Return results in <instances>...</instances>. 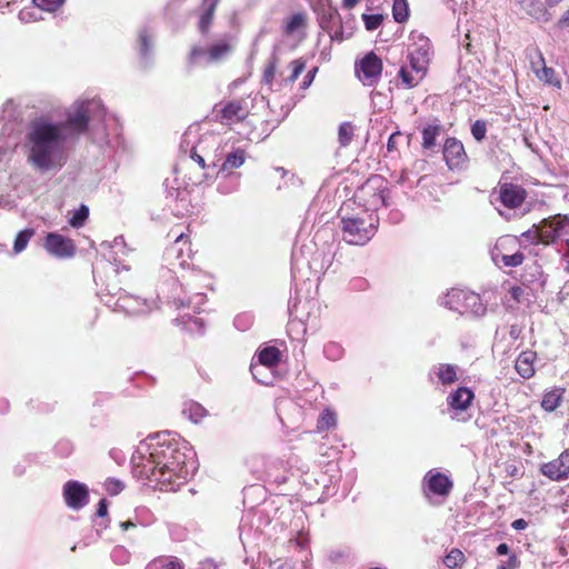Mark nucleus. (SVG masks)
<instances>
[{"label": "nucleus", "instance_id": "bb28decb", "mask_svg": "<svg viewBox=\"0 0 569 569\" xmlns=\"http://www.w3.org/2000/svg\"><path fill=\"white\" fill-rule=\"evenodd\" d=\"M146 569H184V567L177 557L160 556L151 560Z\"/></svg>", "mask_w": 569, "mask_h": 569}, {"label": "nucleus", "instance_id": "4468645a", "mask_svg": "<svg viewBox=\"0 0 569 569\" xmlns=\"http://www.w3.org/2000/svg\"><path fill=\"white\" fill-rule=\"evenodd\" d=\"M63 498L68 507L79 510L88 503L89 491L86 485L69 480L63 486Z\"/></svg>", "mask_w": 569, "mask_h": 569}, {"label": "nucleus", "instance_id": "39448f33", "mask_svg": "<svg viewBox=\"0 0 569 569\" xmlns=\"http://www.w3.org/2000/svg\"><path fill=\"white\" fill-rule=\"evenodd\" d=\"M446 305L461 316L479 317L486 312L480 296L465 289H451L447 295Z\"/></svg>", "mask_w": 569, "mask_h": 569}, {"label": "nucleus", "instance_id": "09e8293b", "mask_svg": "<svg viewBox=\"0 0 569 569\" xmlns=\"http://www.w3.org/2000/svg\"><path fill=\"white\" fill-rule=\"evenodd\" d=\"M104 488H106L108 493L114 496V495H118L123 489V485L119 480L108 479L104 482Z\"/></svg>", "mask_w": 569, "mask_h": 569}, {"label": "nucleus", "instance_id": "bf43d9fd", "mask_svg": "<svg viewBox=\"0 0 569 569\" xmlns=\"http://www.w3.org/2000/svg\"><path fill=\"white\" fill-rule=\"evenodd\" d=\"M558 28L565 29L569 27V10H567L557 22Z\"/></svg>", "mask_w": 569, "mask_h": 569}, {"label": "nucleus", "instance_id": "49530a36", "mask_svg": "<svg viewBox=\"0 0 569 569\" xmlns=\"http://www.w3.org/2000/svg\"><path fill=\"white\" fill-rule=\"evenodd\" d=\"M521 238H523L530 244H539L541 243L539 226L533 224L531 229L521 233Z\"/></svg>", "mask_w": 569, "mask_h": 569}, {"label": "nucleus", "instance_id": "f8f14e48", "mask_svg": "<svg viewBox=\"0 0 569 569\" xmlns=\"http://www.w3.org/2000/svg\"><path fill=\"white\" fill-rule=\"evenodd\" d=\"M43 248L48 253L58 259L72 258L77 252V246L71 238L58 232H49L44 237Z\"/></svg>", "mask_w": 569, "mask_h": 569}, {"label": "nucleus", "instance_id": "9b49d317", "mask_svg": "<svg viewBox=\"0 0 569 569\" xmlns=\"http://www.w3.org/2000/svg\"><path fill=\"white\" fill-rule=\"evenodd\" d=\"M452 489V480L443 472L430 470L423 478V493L428 499H430L431 496L446 499Z\"/></svg>", "mask_w": 569, "mask_h": 569}, {"label": "nucleus", "instance_id": "f03ea898", "mask_svg": "<svg viewBox=\"0 0 569 569\" xmlns=\"http://www.w3.org/2000/svg\"><path fill=\"white\" fill-rule=\"evenodd\" d=\"M153 457L162 476L161 491H176L188 480L192 462L178 443H157L153 446Z\"/></svg>", "mask_w": 569, "mask_h": 569}, {"label": "nucleus", "instance_id": "0e129e2a", "mask_svg": "<svg viewBox=\"0 0 569 569\" xmlns=\"http://www.w3.org/2000/svg\"><path fill=\"white\" fill-rule=\"evenodd\" d=\"M140 42H141V46H142V49L144 52L148 51V47H149V39H148V36L146 34H141L140 36Z\"/></svg>", "mask_w": 569, "mask_h": 569}, {"label": "nucleus", "instance_id": "052dcab7", "mask_svg": "<svg viewBox=\"0 0 569 569\" xmlns=\"http://www.w3.org/2000/svg\"><path fill=\"white\" fill-rule=\"evenodd\" d=\"M511 527L515 530H525L528 527V522L522 518L516 519L515 521H512Z\"/></svg>", "mask_w": 569, "mask_h": 569}, {"label": "nucleus", "instance_id": "2f4dec72", "mask_svg": "<svg viewBox=\"0 0 569 569\" xmlns=\"http://www.w3.org/2000/svg\"><path fill=\"white\" fill-rule=\"evenodd\" d=\"M355 131H356V126L350 121L342 122L339 126L338 141H339L340 147L345 148L351 143V141L353 140V137H355Z\"/></svg>", "mask_w": 569, "mask_h": 569}, {"label": "nucleus", "instance_id": "c85d7f7f", "mask_svg": "<svg viewBox=\"0 0 569 569\" xmlns=\"http://www.w3.org/2000/svg\"><path fill=\"white\" fill-rule=\"evenodd\" d=\"M182 413L192 422L199 423L208 416V410L198 402H189Z\"/></svg>", "mask_w": 569, "mask_h": 569}, {"label": "nucleus", "instance_id": "603ef678", "mask_svg": "<svg viewBox=\"0 0 569 569\" xmlns=\"http://www.w3.org/2000/svg\"><path fill=\"white\" fill-rule=\"evenodd\" d=\"M203 56H207V49L200 46H193L189 52V60L191 62H196Z\"/></svg>", "mask_w": 569, "mask_h": 569}, {"label": "nucleus", "instance_id": "3c124183", "mask_svg": "<svg viewBox=\"0 0 569 569\" xmlns=\"http://www.w3.org/2000/svg\"><path fill=\"white\" fill-rule=\"evenodd\" d=\"M319 71V68L318 67H313L312 69H310L307 74L305 76L302 82H301V89L306 90L308 89L311 83L313 82L315 78H316V74L318 73Z\"/></svg>", "mask_w": 569, "mask_h": 569}, {"label": "nucleus", "instance_id": "9d476101", "mask_svg": "<svg viewBox=\"0 0 569 569\" xmlns=\"http://www.w3.org/2000/svg\"><path fill=\"white\" fill-rule=\"evenodd\" d=\"M355 69L363 84L373 86L382 73L383 63L373 51H370L356 62Z\"/></svg>", "mask_w": 569, "mask_h": 569}, {"label": "nucleus", "instance_id": "c9c22d12", "mask_svg": "<svg viewBox=\"0 0 569 569\" xmlns=\"http://www.w3.org/2000/svg\"><path fill=\"white\" fill-rule=\"evenodd\" d=\"M527 13L538 21L548 22L551 20L550 12L541 2L530 3L527 9Z\"/></svg>", "mask_w": 569, "mask_h": 569}, {"label": "nucleus", "instance_id": "5fc2aeb1", "mask_svg": "<svg viewBox=\"0 0 569 569\" xmlns=\"http://www.w3.org/2000/svg\"><path fill=\"white\" fill-rule=\"evenodd\" d=\"M191 160L201 169L204 170L206 168V161L202 158V156L198 154L194 149L191 151L190 156Z\"/></svg>", "mask_w": 569, "mask_h": 569}, {"label": "nucleus", "instance_id": "f257e3e1", "mask_svg": "<svg viewBox=\"0 0 569 569\" xmlns=\"http://www.w3.org/2000/svg\"><path fill=\"white\" fill-rule=\"evenodd\" d=\"M30 147L28 161L41 171L64 164L63 144L67 134L60 132V127L52 122L33 121L27 133Z\"/></svg>", "mask_w": 569, "mask_h": 569}, {"label": "nucleus", "instance_id": "e2e57ef3", "mask_svg": "<svg viewBox=\"0 0 569 569\" xmlns=\"http://www.w3.org/2000/svg\"><path fill=\"white\" fill-rule=\"evenodd\" d=\"M136 527H137V525L134 522H132L131 520H127V521L120 522V528L123 531H127L128 529H132V528H136Z\"/></svg>", "mask_w": 569, "mask_h": 569}, {"label": "nucleus", "instance_id": "c756f323", "mask_svg": "<svg viewBox=\"0 0 569 569\" xmlns=\"http://www.w3.org/2000/svg\"><path fill=\"white\" fill-rule=\"evenodd\" d=\"M337 426V415L333 410L326 408L317 421V431H328Z\"/></svg>", "mask_w": 569, "mask_h": 569}, {"label": "nucleus", "instance_id": "dca6fc26", "mask_svg": "<svg viewBox=\"0 0 569 569\" xmlns=\"http://www.w3.org/2000/svg\"><path fill=\"white\" fill-rule=\"evenodd\" d=\"M443 158L449 169H459L466 164L468 156L461 141L447 138L443 146Z\"/></svg>", "mask_w": 569, "mask_h": 569}, {"label": "nucleus", "instance_id": "cd10ccee", "mask_svg": "<svg viewBox=\"0 0 569 569\" xmlns=\"http://www.w3.org/2000/svg\"><path fill=\"white\" fill-rule=\"evenodd\" d=\"M246 161V151L237 148L230 152L221 166L222 171L233 170L240 168Z\"/></svg>", "mask_w": 569, "mask_h": 569}, {"label": "nucleus", "instance_id": "5701e85b", "mask_svg": "<svg viewBox=\"0 0 569 569\" xmlns=\"http://www.w3.org/2000/svg\"><path fill=\"white\" fill-rule=\"evenodd\" d=\"M428 61L429 59L427 51L418 49L410 54V63L408 67L415 72V74H420V79L422 80L427 72Z\"/></svg>", "mask_w": 569, "mask_h": 569}, {"label": "nucleus", "instance_id": "6e6d98bb", "mask_svg": "<svg viewBox=\"0 0 569 569\" xmlns=\"http://www.w3.org/2000/svg\"><path fill=\"white\" fill-rule=\"evenodd\" d=\"M207 174L204 172H200L194 177H189V183L192 186H199L206 181Z\"/></svg>", "mask_w": 569, "mask_h": 569}, {"label": "nucleus", "instance_id": "69168bd1", "mask_svg": "<svg viewBox=\"0 0 569 569\" xmlns=\"http://www.w3.org/2000/svg\"><path fill=\"white\" fill-rule=\"evenodd\" d=\"M176 244L178 243H189V238L187 236H184L183 233H180L177 238H176V241H174Z\"/></svg>", "mask_w": 569, "mask_h": 569}, {"label": "nucleus", "instance_id": "473e14b6", "mask_svg": "<svg viewBox=\"0 0 569 569\" xmlns=\"http://www.w3.org/2000/svg\"><path fill=\"white\" fill-rule=\"evenodd\" d=\"M466 561L467 558L465 553L458 548H452L443 558V565L448 569L461 567Z\"/></svg>", "mask_w": 569, "mask_h": 569}, {"label": "nucleus", "instance_id": "58836bf2", "mask_svg": "<svg viewBox=\"0 0 569 569\" xmlns=\"http://www.w3.org/2000/svg\"><path fill=\"white\" fill-rule=\"evenodd\" d=\"M89 217V208L86 204H81L80 208L74 211L72 217L69 219V223L73 228H81Z\"/></svg>", "mask_w": 569, "mask_h": 569}, {"label": "nucleus", "instance_id": "b1692460", "mask_svg": "<svg viewBox=\"0 0 569 569\" xmlns=\"http://www.w3.org/2000/svg\"><path fill=\"white\" fill-rule=\"evenodd\" d=\"M565 388H555L542 396L541 408L547 412L555 411L563 400Z\"/></svg>", "mask_w": 569, "mask_h": 569}, {"label": "nucleus", "instance_id": "7ed1b4c3", "mask_svg": "<svg viewBox=\"0 0 569 569\" xmlns=\"http://www.w3.org/2000/svg\"><path fill=\"white\" fill-rule=\"evenodd\" d=\"M340 209L341 231L343 240L353 246L366 244L376 233L378 217L368 211H360L353 214H345Z\"/></svg>", "mask_w": 569, "mask_h": 569}, {"label": "nucleus", "instance_id": "ddd939ff", "mask_svg": "<svg viewBox=\"0 0 569 569\" xmlns=\"http://www.w3.org/2000/svg\"><path fill=\"white\" fill-rule=\"evenodd\" d=\"M540 473L551 481H562L569 477V448L565 449L556 459L540 466Z\"/></svg>", "mask_w": 569, "mask_h": 569}, {"label": "nucleus", "instance_id": "f704fd0d", "mask_svg": "<svg viewBox=\"0 0 569 569\" xmlns=\"http://www.w3.org/2000/svg\"><path fill=\"white\" fill-rule=\"evenodd\" d=\"M392 16L393 19L399 22L403 23L409 18V6L407 0H395L392 4Z\"/></svg>", "mask_w": 569, "mask_h": 569}, {"label": "nucleus", "instance_id": "864d4df0", "mask_svg": "<svg viewBox=\"0 0 569 569\" xmlns=\"http://www.w3.org/2000/svg\"><path fill=\"white\" fill-rule=\"evenodd\" d=\"M401 133L399 131H396L393 132L389 139H388V142H387V149L389 152H392L395 150H397L398 148V142H397V138L400 136Z\"/></svg>", "mask_w": 569, "mask_h": 569}, {"label": "nucleus", "instance_id": "a19ab883", "mask_svg": "<svg viewBox=\"0 0 569 569\" xmlns=\"http://www.w3.org/2000/svg\"><path fill=\"white\" fill-rule=\"evenodd\" d=\"M64 2L66 0H32L34 7L47 12H54L59 10Z\"/></svg>", "mask_w": 569, "mask_h": 569}, {"label": "nucleus", "instance_id": "20e7f679", "mask_svg": "<svg viewBox=\"0 0 569 569\" xmlns=\"http://www.w3.org/2000/svg\"><path fill=\"white\" fill-rule=\"evenodd\" d=\"M356 199L366 208L362 211L375 213L388 206V181L380 174L369 177L355 193Z\"/></svg>", "mask_w": 569, "mask_h": 569}, {"label": "nucleus", "instance_id": "de8ad7c7", "mask_svg": "<svg viewBox=\"0 0 569 569\" xmlns=\"http://www.w3.org/2000/svg\"><path fill=\"white\" fill-rule=\"evenodd\" d=\"M508 292L510 299L517 305L523 302L525 300H528L529 295L520 286H512Z\"/></svg>", "mask_w": 569, "mask_h": 569}, {"label": "nucleus", "instance_id": "4d7b16f0", "mask_svg": "<svg viewBox=\"0 0 569 569\" xmlns=\"http://www.w3.org/2000/svg\"><path fill=\"white\" fill-rule=\"evenodd\" d=\"M108 513V503L106 499H101L98 503L97 516L104 517Z\"/></svg>", "mask_w": 569, "mask_h": 569}, {"label": "nucleus", "instance_id": "0eeeda50", "mask_svg": "<svg viewBox=\"0 0 569 569\" xmlns=\"http://www.w3.org/2000/svg\"><path fill=\"white\" fill-rule=\"evenodd\" d=\"M519 241L513 236L500 237L491 250V258L496 263L505 267H518L523 263L525 254L518 249Z\"/></svg>", "mask_w": 569, "mask_h": 569}, {"label": "nucleus", "instance_id": "6ab92c4d", "mask_svg": "<svg viewBox=\"0 0 569 569\" xmlns=\"http://www.w3.org/2000/svg\"><path fill=\"white\" fill-rule=\"evenodd\" d=\"M537 58H538V62H540L542 64V67L540 69H538V68H536V62L531 61V68L535 72L536 77L540 81H543L545 83H547L549 86L560 89L561 88L560 79L556 76V71L552 68L546 66L543 54L540 50H537Z\"/></svg>", "mask_w": 569, "mask_h": 569}, {"label": "nucleus", "instance_id": "f3484780", "mask_svg": "<svg viewBox=\"0 0 569 569\" xmlns=\"http://www.w3.org/2000/svg\"><path fill=\"white\" fill-rule=\"evenodd\" d=\"M475 393L467 387H458L447 397L448 407L453 411H466L472 403Z\"/></svg>", "mask_w": 569, "mask_h": 569}, {"label": "nucleus", "instance_id": "393cba45", "mask_svg": "<svg viewBox=\"0 0 569 569\" xmlns=\"http://www.w3.org/2000/svg\"><path fill=\"white\" fill-rule=\"evenodd\" d=\"M308 17L306 12H296L288 17L283 21V33L286 36H292L299 29H305L307 27Z\"/></svg>", "mask_w": 569, "mask_h": 569}, {"label": "nucleus", "instance_id": "13d9d810", "mask_svg": "<svg viewBox=\"0 0 569 569\" xmlns=\"http://www.w3.org/2000/svg\"><path fill=\"white\" fill-rule=\"evenodd\" d=\"M506 472L509 477L519 478L521 477V473L519 471V468L516 465H507L506 466Z\"/></svg>", "mask_w": 569, "mask_h": 569}, {"label": "nucleus", "instance_id": "4be33fe9", "mask_svg": "<svg viewBox=\"0 0 569 569\" xmlns=\"http://www.w3.org/2000/svg\"><path fill=\"white\" fill-rule=\"evenodd\" d=\"M443 128L437 120L436 123L426 126L421 131V147L425 150H432L437 146V138L442 133Z\"/></svg>", "mask_w": 569, "mask_h": 569}, {"label": "nucleus", "instance_id": "412c9836", "mask_svg": "<svg viewBox=\"0 0 569 569\" xmlns=\"http://www.w3.org/2000/svg\"><path fill=\"white\" fill-rule=\"evenodd\" d=\"M233 50L230 40L220 39L207 48L208 62H218L227 58Z\"/></svg>", "mask_w": 569, "mask_h": 569}, {"label": "nucleus", "instance_id": "680f3d73", "mask_svg": "<svg viewBox=\"0 0 569 569\" xmlns=\"http://www.w3.org/2000/svg\"><path fill=\"white\" fill-rule=\"evenodd\" d=\"M509 552H510V548L506 542L498 545V547L496 548V553L498 556H506V555H509Z\"/></svg>", "mask_w": 569, "mask_h": 569}, {"label": "nucleus", "instance_id": "7c9ffc66", "mask_svg": "<svg viewBox=\"0 0 569 569\" xmlns=\"http://www.w3.org/2000/svg\"><path fill=\"white\" fill-rule=\"evenodd\" d=\"M437 377L442 385H452L458 381L457 367L450 363H442L438 367Z\"/></svg>", "mask_w": 569, "mask_h": 569}, {"label": "nucleus", "instance_id": "aec40b11", "mask_svg": "<svg viewBox=\"0 0 569 569\" xmlns=\"http://www.w3.org/2000/svg\"><path fill=\"white\" fill-rule=\"evenodd\" d=\"M219 2L220 0H202L201 2L198 28L203 36L210 30Z\"/></svg>", "mask_w": 569, "mask_h": 569}, {"label": "nucleus", "instance_id": "6e6552de", "mask_svg": "<svg viewBox=\"0 0 569 569\" xmlns=\"http://www.w3.org/2000/svg\"><path fill=\"white\" fill-rule=\"evenodd\" d=\"M90 121L89 102H81L78 104L72 113H69L66 121L57 122L56 126L60 127V132L67 134L69 138H78L80 134L88 130Z\"/></svg>", "mask_w": 569, "mask_h": 569}, {"label": "nucleus", "instance_id": "a211bd4d", "mask_svg": "<svg viewBox=\"0 0 569 569\" xmlns=\"http://www.w3.org/2000/svg\"><path fill=\"white\" fill-rule=\"evenodd\" d=\"M537 360V352L533 350L522 351L516 359L515 369L523 379H530L535 376V362Z\"/></svg>", "mask_w": 569, "mask_h": 569}, {"label": "nucleus", "instance_id": "1a4fd4ad", "mask_svg": "<svg viewBox=\"0 0 569 569\" xmlns=\"http://www.w3.org/2000/svg\"><path fill=\"white\" fill-rule=\"evenodd\" d=\"M132 465L133 475L137 478L149 480L161 490L162 476L158 468L159 465L156 463L153 449L148 455H143L141 452L133 455Z\"/></svg>", "mask_w": 569, "mask_h": 569}, {"label": "nucleus", "instance_id": "4c0bfd02", "mask_svg": "<svg viewBox=\"0 0 569 569\" xmlns=\"http://www.w3.org/2000/svg\"><path fill=\"white\" fill-rule=\"evenodd\" d=\"M567 222H569L568 216L562 214H556L553 217L545 218L541 220V224L543 228H552L553 230H556L558 236Z\"/></svg>", "mask_w": 569, "mask_h": 569}, {"label": "nucleus", "instance_id": "423d86ee", "mask_svg": "<svg viewBox=\"0 0 569 569\" xmlns=\"http://www.w3.org/2000/svg\"><path fill=\"white\" fill-rule=\"evenodd\" d=\"M250 114V108L244 98L223 100L213 108L214 121L227 127L243 122Z\"/></svg>", "mask_w": 569, "mask_h": 569}, {"label": "nucleus", "instance_id": "8fccbe9b", "mask_svg": "<svg viewBox=\"0 0 569 569\" xmlns=\"http://www.w3.org/2000/svg\"><path fill=\"white\" fill-rule=\"evenodd\" d=\"M520 567V560L516 553L509 555L506 561H502L497 569H518Z\"/></svg>", "mask_w": 569, "mask_h": 569}, {"label": "nucleus", "instance_id": "2eb2a0df", "mask_svg": "<svg viewBox=\"0 0 569 569\" xmlns=\"http://www.w3.org/2000/svg\"><path fill=\"white\" fill-rule=\"evenodd\" d=\"M527 190L515 183L505 182L499 187V200L508 209L519 208L527 199Z\"/></svg>", "mask_w": 569, "mask_h": 569}, {"label": "nucleus", "instance_id": "37998d69", "mask_svg": "<svg viewBox=\"0 0 569 569\" xmlns=\"http://www.w3.org/2000/svg\"><path fill=\"white\" fill-rule=\"evenodd\" d=\"M362 20L365 22V26H366V29L369 30V31H373L376 29H378L382 21H383V16L382 14H362Z\"/></svg>", "mask_w": 569, "mask_h": 569}, {"label": "nucleus", "instance_id": "72a5a7b5", "mask_svg": "<svg viewBox=\"0 0 569 569\" xmlns=\"http://www.w3.org/2000/svg\"><path fill=\"white\" fill-rule=\"evenodd\" d=\"M398 76L401 79L403 87L407 89L417 87L421 81L420 74H415V72L410 70L409 67H401Z\"/></svg>", "mask_w": 569, "mask_h": 569}, {"label": "nucleus", "instance_id": "a18cd8bd", "mask_svg": "<svg viewBox=\"0 0 569 569\" xmlns=\"http://www.w3.org/2000/svg\"><path fill=\"white\" fill-rule=\"evenodd\" d=\"M538 226H539V232H540V238H541L542 244L547 246L557 240L558 234H557L556 230H553L552 228H548V227L543 228L541 222Z\"/></svg>", "mask_w": 569, "mask_h": 569}, {"label": "nucleus", "instance_id": "774afa93", "mask_svg": "<svg viewBox=\"0 0 569 569\" xmlns=\"http://www.w3.org/2000/svg\"><path fill=\"white\" fill-rule=\"evenodd\" d=\"M567 251L565 253V258H569V239L566 240Z\"/></svg>", "mask_w": 569, "mask_h": 569}, {"label": "nucleus", "instance_id": "c03bdc74", "mask_svg": "<svg viewBox=\"0 0 569 569\" xmlns=\"http://www.w3.org/2000/svg\"><path fill=\"white\" fill-rule=\"evenodd\" d=\"M487 123L485 120H476L471 126V134L477 141H482L486 138Z\"/></svg>", "mask_w": 569, "mask_h": 569}, {"label": "nucleus", "instance_id": "338daca9", "mask_svg": "<svg viewBox=\"0 0 569 569\" xmlns=\"http://www.w3.org/2000/svg\"><path fill=\"white\" fill-rule=\"evenodd\" d=\"M360 0H343V7L346 9H352Z\"/></svg>", "mask_w": 569, "mask_h": 569}, {"label": "nucleus", "instance_id": "e433bc0d", "mask_svg": "<svg viewBox=\"0 0 569 569\" xmlns=\"http://www.w3.org/2000/svg\"><path fill=\"white\" fill-rule=\"evenodd\" d=\"M33 234H34L33 229L28 228V229L21 230L14 239V243H13L14 253L22 252L27 248V246H28L30 239L33 237Z\"/></svg>", "mask_w": 569, "mask_h": 569}, {"label": "nucleus", "instance_id": "79ce46f5", "mask_svg": "<svg viewBox=\"0 0 569 569\" xmlns=\"http://www.w3.org/2000/svg\"><path fill=\"white\" fill-rule=\"evenodd\" d=\"M277 68H278V58L277 57H272L267 62V64L264 67V70H263L262 79H263L264 83H267L269 86L272 84L273 79L276 77Z\"/></svg>", "mask_w": 569, "mask_h": 569}, {"label": "nucleus", "instance_id": "ea45409f", "mask_svg": "<svg viewBox=\"0 0 569 569\" xmlns=\"http://www.w3.org/2000/svg\"><path fill=\"white\" fill-rule=\"evenodd\" d=\"M306 64L307 62L303 58H298L291 61L289 64V67L291 68V73L284 81L288 83H293L305 71Z\"/></svg>", "mask_w": 569, "mask_h": 569}, {"label": "nucleus", "instance_id": "a878e982", "mask_svg": "<svg viewBox=\"0 0 569 569\" xmlns=\"http://www.w3.org/2000/svg\"><path fill=\"white\" fill-rule=\"evenodd\" d=\"M260 366L272 368L281 361V352L277 347H266L258 352Z\"/></svg>", "mask_w": 569, "mask_h": 569}]
</instances>
